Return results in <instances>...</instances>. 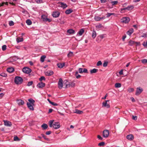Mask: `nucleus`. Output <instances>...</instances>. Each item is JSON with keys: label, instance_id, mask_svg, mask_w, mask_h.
I'll list each match as a JSON object with an SVG mask.
<instances>
[{"label": "nucleus", "instance_id": "c85d7f7f", "mask_svg": "<svg viewBox=\"0 0 147 147\" xmlns=\"http://www.w3.org/2000/svg\"><path fill=\"white\" fill-rule=\"evenodd\" d=\"M115 86L116 88H119L121 87V84L120 83H116L115 84Z\"/></svg>", "mask_w": 147, "mask_h": 147}, {"label": "nucleus", "instance_id": "2eb2a0df", "mask_svg": "<svg viewBox=\"0 0 147 147\" xmlns=\"http://www.w3.org/2000/svg\"><path fill=\"white\" fill-rule=\"evenodd\" d=\"M126 138L129 140H132L134 139V136L132 134H129L127 136Z\"/></svg>", "mask_w": 147, "mask_h": 147}, {"label": "nucleus", "instance_id": "9d476101", "mask_svg": "<svg viewBox=\"0 0 147 147\" xmlns=\"http://www.w3.org/2000/svg\"><path fill=\"white\" fill-rule=\"evenodd\" d=\"M45 85V83L40 82L37 85V87L39 88H42L44 87Z\"/></svg>", "mask_w": 147, "mask_h": 147}, {"label": "nucleus", "instance_id": "f704fd0d", "mask_svg": "<svg viewBox=\"0 0 147 147\" xmlns=\"http://www.w3.org/2000/svg\"><path fill=\"white\" fill-rule=\"evenodd\" d=\"M94 19L96 21H99L101 20V18L100 17L98 16H95L94 18Z\"/></svg>", "mask_w": 147, "mask_h": 147}, {"label": "nucleus", "instance_id": "3c124183", "mask_svg": "<svg viewBox=\"0 0 147 147\" xmlns=\"http://www.w3.org/2000/svg\"><path fill=\"white\" fill-rule=\"evenodd\" d=\"M42 136L43 138H44L45 139L47 140V141H49V139L48 138H46V136L45 135L43 134H42Z\"/></svg>", "mask_w": 147, "mask_h": 147}, {"label": "nucleus", "instance_id": "4c0bfd02", "mask_svg": "<svg viewBox=\"0 0 147 147\" xmlns=\"http://www.w3.org/2000/svg\"><path fill=\"white\" fill-rule=\"evenodd\" d=\"M135 42H134V41L132 40H130L129 42V45L130 46H132L135 44Z\"/></svg>", "mask_w": 147, "mask_h": 147}, {"label": "nucleus", "instance_id": "052dcab7", "mask_svg": "<svg viewBox=\"0 0 147 147\" xmlns=\"http://www.w3.org/2000/svg\"><path fill=\"white\" fill-rule=\"evenodd\" d=\"M83 72L85 73H88V70L86 68H84L83 70Z\"/></svg>", "mask_w": 147, "mask_h": 147}, {"label": "nucleus", "instance_id": "7c9ffc66", "mask_svg": "<svg viewBox=\"0 0 147 147\" xmlns=\"http://www.w3.org/2000/svg\"><path fill=\"white\" fill-rule=\"evenodd\" d=\"M75 75L76 76V78L78 79L81 77V76L79 74H78V71H76L75 72Z\"/></svg>", "mask_w": 147, "mask_h": 147}, {"label": "nucleus", "instance_id": "603ef678", "mask_svg": "<svg viewBox=\"0 0 147 147\" xmlns=\"http://www.w3.org/2000/svg\"><path fill=\"white\" fill-rule=\"evenodd\" d=\"M102 64V63L101 61H99L97 62V63L96 65L97 66H99L101 65Z\"/></svg>", "mask_w": 147, "mask_h": 147}, {"label": "nucleus", "instance_id": "79ce46f5", "mask_svg": "<svg viewBox=\"0 0 147 147\" xmlns=\"http://www.w3.org/2000/svg\"><path fill=\"white\" fill-rule=\"evenodd\" d=\"M35 1L36 3L38 4L42 3H43L42 0H35Z\"/></svg>", "mask_w": 147, "mask_h": 147}, {"label": "nucleus", "instance_id": "f3484780", "mask_svg": "<svg viewBox=\"0 0 147 147\" xmlns=\"http://www.w3.org/2000/svg\"><path fill=\"white\" fill-rule=\"evenodd\" d=\"M134 31V29L133 28H131L129 29L127 32V34L129 35L130 36L131 34Z\"/></svg>", "mask_w": 147, "mask_h": 147}, {"label": "nucleus", "instance_id": "09e8293b", "mask_svg": "<svg viewBox=\"0 0 147 147\" xmlns=\"http://www.w3.org/2000/svg\"><path fill=\"white\" fill-rule=\"evenodd\" d=\"M45 78L44 76H41L39 79V80L40 81H42V80H45Z\"/></svg>", "mask_w": 147, "mask_h": 147}, {"label": "nucleus", "instance_id": "473e14b6", "mask_svg": "<svg viewBox=\"0 0 147 147\" xmlns=\"http://www.w3.org/2000/svg\"><path fill=\"white\" fill-rule=\"evenodd\" d=\"M26 22L28 25H30L32 24L31 21L30 19L27 20H26Z\"/></svg>", "mask_w": 147, "mask_h": 147}, {"label": "nucleus", "instance_id": "bf43d9fd", "mask_svg": "<svg viewBox=\"0 0 147 147\" xmlns=\"http://www.w3.org/2000/svg\"><path fill=\"white\" fill-rule=\"evenodd\" d=\"M14 25V23L12 21H10V26H13Z\"/></svg>", "mask_w": 147, "mask_h": 147}, {"label": "nucleus", "instance_id": "774afa93", "mask_svg": "<svg viewBox=\"0 0 147 147\" xmlns=\"http://www.w3.org/2000/svg\"><path fill=\"white\" fill-rule=\"evenodd\" d=\"M101 3H104L106 2L107 0H100Z\"/></svg>", "mask_w": 147, "mask_h": 147}, {"label": "nucleus", "instance_id": "e2e57ef3", "mask_svg": "<svg viewBox=\"0 0 147 147\" xmlns=\"http://www.w3.org/2000/svg\"><path fill=\"white\" fill-rule=\"evenodd\" d=\"M51 131H47L46 133V134L47 135H49L51 134Z\"/></svg>", "mask_w": 147, "mask_h": 147}, {"label": "nucleus", "instance_id": "5fc2aeb1", "mask_svg": "<svg viewBox=\"0 0 147 147\" xmlns=\"http://www.w3.org/2000/svg\"><path fill=\"white\" fill-rule=\"evenodd\" d=\"M78 71L79 73H83V69L82 68H80L78 69Z\"/></svg>", "mask_w": 147, "mask_h": 147}, {"label": "nucleus", "instance_id": "f03ea898", "mask_svg": "<svg viewBox=\"0 0 147 147\" xmlns=\"http://www.w3.org/2000/svg\"><path fill=\"white\" fill-rule=\"evenodd\" d=\"M14 81L17 84H21L23 81V80L20 77L17 76L15 77Z\"/></svg>", "mask_w": 147, "mask_h": 147}, {"label": "nucleus", "instance_id": "2f4dec72", "mask_svg": "<svg viewBox=\"0 0 147 147\" xmlns=\"http://www.w3.org/2000/svg\"><path fill=\"white\" fill-rule=\"evenodd\" d=\"M28 101L30 102V103L34 104L35 102V100L32 98H30L28 99Z\"/></svg>", "mask_w": 147, "mask_h": 147}, {"label": "nucleus", "instance_id": "0eeeda50", "mask_svg": "<svg viewBox=\"0 0 147 147\" xmlns=\"http://www.w3.org/2000/svg\"><path fill=\"white\" fill-rule=\"evenodd\" d=\"M63 80L61 78L59 79L58 82V85L59 88L61 89L63 87Z\"/></svg>", "mask_w": 147, "mask_h": 147}, {"label": "nucleus", "instance_id": "6ab92c4d", "mask_svg": "<svg viewBox=\"0 0 147 147\" xmlns=\"http://www.w3.org/2000/svg\"><path fill=\"white\" fill-rule=\"evenodd\" d=\"M73 12V10L71 9H69L65 11V13L67 14H69Z\"/></svg>", "mask_w": 147, "mask_h": 147}, {"label": "nucleus", "instance_id": "6e6552de", "mask_svg": "<svg viewBox=\"0 0 147 147\" xmlns=\"http://www.w3.org/2000/svg\"><path fill=\"white\" fill-rule=\"evenodd\" d=\"M143 91V89L140 87L137 88L136 92V95H139Z\"/></svg>", "mask_w": 147, "mask_h": 147}, {"label": "nucleus", "instance_id": "de8ad7c7", "mask_svg": "<svg viewBox=\"0 0 147 147\" xmlns=\"http://www.w3.org/2000/svg\"><path fill=\"white\" fill-rule=\"evenodd\" d=\"M114 13H108L107 14V16H106V17L108 18L111 15H114Z\"/></svg>", "mask_w": 147, "mask_h": 147}, {"label": "nucleus", "instance_id": "bb28decb", "mask_svg": "<svg viewBox=\"0 0 147 147\" xmlns=\"http://www.w3.org/2000/svg\"><path fill=\"white\" fill-rule=\"evenodd\" d=\"M96 28L98 30H99V29L102 27V26L101 24H99L96 26Z\"/></svg>", "mask_w": 147, "mask_h": 147}, {"label": "nucleus", "instance_id": "9b49d317", "mask_svg": "<svg viewBox=\"0 0 147 147\" xmlns=\"http://www.w3.org/2000/svg\"><path fill=\"white\" fill-rule=\"evenodd\" d=\"M27 105L28 107L31 110L33 111L34 109L33 106L34 104L30 103L29 102H28L27 103Z\"/></svg>", "mask_w": 147, "mask_h": 147}, {"label": "nucleus", "instance_id": "c03bdc74", "mask_svg": "<svg viewBox=\"0 0 147 147\" xmlns=\"http://www.w3.org/2000/svg\"><path fill=\"white\" fill-rule=\"evenodd\" d=\"M0 76L3 77H5L7 76V74L5 73H2L0 74Z\"/></svg>", "mask_w": 147, "mask_h": 147}, {"label": "nucleus", "instance_id": "72a5a7b5", "mask_svg": "<svg viewBox=\"0 0 147 147\" xmlns=\"http://www.w3.org/2000/svg\"><path fill=\"white\" fill-rule=\"evenodd\" d=\"M106 35L105 34H101L99 35L98 37L101 38V39H102L103 38L106 37Z\"/></svg>", "mask_w": 147, "mask_h": 147}, {"label": "nucleus", "instance_id": "20e7f679", "mask_svg": "<svg viewBox=\"0 0 147 147\" xmlns=\"http://www.w3.org/2000/svg\"><path fill=\"white\" fill-rule=\"evenodd\" d=\"M108 102H109V100H106L105 101L103 102L102 103V107H106L107 108H109L110 107V105Z\"/></svg>", "mask_w": 147, "mask_h": 147}, {"label": "nucleus", "instance_id": "ddd939ff", "mask_svg": "<svg viewBox=\"0 0 147 147\" xmlns=\"http://www.w3.org/2000/svg\"><path fill=\"white\" fill-rule=\"evenodd\" d=\"M75 85V83L72 82H70L68 84H67L66 86V88H67V87H74Z\"/></svg>", "mask_w": 147, "mask_h": 147}, {"label": "nucleus", "instance_id": "58836bf2", "mask_svg": "<svg viewBox=\"0 0 147 147\" xmlns=\"http://www.w3.org/2000/svg\"><path fill=\"white\" fill-rule=\"evenodd\" d=\"M73 52L70 51L68 54L67 56L68 57H70L72 56L73 55Z\"/></svg>", "mask_w": 147, "mask_h": 147}, {"label": "nucleus", "instance_id": "393cba45", "mask_svg": "<svg viewBox=\"0 0 147 147\" xmlns=\"http://www.w3.org/2000/svg\"><path fill=\"white\" fill-rule=\"evenodd\" d=\"M98 71V69H93L90 70V73L91 74L94 73Z\"/></svg>", "mask_w": 147, "mask_h": 147}, {"label": "nucleus", "instance_id": "4be33fe9", "mask_svg": "<svg viewBox=\"0 0 147 147\" xmlns=\"http://www.w3.org/2000/svg\"><path fill=\"white\" fill-rule=\"evenodd\" d=\"M96 32L94 30H93L92 31V38H94L96 37Z\"/></svg>", "mask_w": 147, "mask_h": 147}, {"label": "nucleus", "instance_id": "423d86ee", "mask_svg": "<svg viewBox=\"0 0 147 147\" xmlns=\"http://www.w3.org/2000/svg\"><path fill=\"white\" fill-rule=\"evenodd\" d=\"M60 15V13L57 11L53 12L52 13V16L54 18H57L59 17Z\"/></svg>", "mask_w": 147, "mask_h": 147}, {"label": "nucleus", "instance_id": "8fccbe9b", "mask_svg": "<svg viewBox=\"0 0 147 147\" xmlns=\"http://www.w3.org/2000/svg\"><path fill=\"white\" fill-rule=\"evenodd\" d=\"M105 143L104 142H102L99 143L98 145L99 146H102L104 145Z\"/></svg>", "mask_w": 147, "mask_h": 147}, {"label": "nucleus", "instance_id": "e433bc0d", "mask_svg": "<svg viewBox=\"0 0 147 147\" xmlns=\"http://www.w3.org/2000/svg\"><path fill=\"white\" fill-rule=\"evenodd\" d=\"M13 140L14 141H19L20 140V139L16 136L14 137Z\"/></svg>", "mask_w": 147, "mask_h": 147}, {"label": "nucleus", "instance_id": "a18cd8bd", "mask_svg": "<svg viewBox=\"0 0 147 147\" xmlns=\"http://www.w3.org/2000/svg\"><path fill=\"white\" fill-rule=\"evenodd\" d=\"M14 71V69L12 67H10V73L13 72Z\"/></svg>", "mask_w": 147, "mask_h": 147}, {"label": "nucleus", "instance_id": "b1692460", "mask_svg": "<svg viewBox=\"0 0 147 147\" xmlns=\"http://www.w3.org/2000/svg\"><path fill=\"white\" fill-rule=\"evenodd\" d=\"M41 127H42L45 130L47 128L48 125L44 123L41 125Z\"/></svg>", "mask_w": 147, "mask_h": 147}, {"label": "nucleus", "instance_id": "cd10ccee", "mask_svg": "<svg viewBox=\"0 0 147 147\" xmlns=\"http://www.w3.org/2000/svg\"><path fill=\"white\" fill-rule=\"evenodd\" d=\"M46 57L45 55H42L41 56L40 59V60L41 62H43L45 60Z\"/></svg>", "mask_w": 147, "mask_h": 147}, {"label": "nucleus", "instance_id": "f8f14e48", "mask_svg": "<svg viewBox=\"0 0 147 147\" xmlns=\"http://www.w3.org/2000/svg\"><path fill=\"white\" fill-rule=\"evenodd\" d=\"M53 74V72L52 70H48L45 72V75L48 76H51Z\"/></svg>", "mask_w": 147, "mask_h": 147}, {"label": "nucleus", "instance_id": "13d9d810", "mask_svg": "<svg viewBox=\"0 0 147 147\" xmlns=\"http://www.w3.org/2000/svg\"><path fill=\"white\" fill-rule=\"evenodd\" d=\"M142 62L143 63H147V60L146 59H144L142 60Z\"/></svg>", "mask_w": 147, "mask_h": 147}, {"label": "nucleus", "instance_id": "a19ab883", "mask_svg": "<svg viewBox=\"0 0 147 147\" xmlns=\"http://www.w3.org/2000/svg\"><path fill=\"white\" fill-rule=\"evenodd\" d=\"M118 3L117 1H114L111 2V3L112 5H115L117 4Z\"/></svg>", "mask_w": 147, "mask_h": 147}, {"label": "nucleus", "instance_id": "5701e85b", "mask_svg": "<svg viewBox=\"0 0 147 147\" xmlns=\"http://www.w3.org/2000/svg\"><path fill=\"white\" fill-rule=\"evenodd\" d=\"M23 40V38H20L19 37H18L16 39V41L18 43L22 42Z\"/></svg>", "mask_w": 147, "mask_h": 147}, {"label": "nucleus", "instance_id": "6e6d98bb", "mask_svg": "<svg viewBox=\"0 0 147 147\" xmlns=\"http://www.w3.org/2000/svg\"><path fill=\"white\" fill-rule=\"evenodd\" d=\"M108 64L107 62H105L103 64V66L104 67H106L107 66Z\"/></svg>", "mask_w": 147, "mask_h": 147}, {"label": "nucleus", "instance_id": "4468645a", "mask_svg": "<svg viewBox=\"0 0 147 147\" xmlns=\"http://www.w3.org/2000/svg\"><path fill=\"white\" fill-rule=\"evenodd\" d=\"M17 102L19 106L23 105L24 103V101L22 99H19L17 100Z\"/></svg>", "mask_w": 147, "mask_h": 147}, {"label": "nucleus", "instance_id": "4d7b16f0", "mask_svg": "<svg viewBox=\"0 0 147 147\" xmlns=\"http://www.w3.org/2000/svg\"><path fill=\"white\" fill-rule=\"evenodd\" d=\"M142 45L144 47H147V41L146 42H144Z\"/></svg>", "mask_w": 147, "mask_h": 147}, {"label": "nucleus", "instance_id": "f257e3e1", "mask_svg": "<svg viewBox=\"0 0 147 147\" xmlns=\"http://www.w3.org/2000/svg\"><path fill=\"white\" fill-rule=\"evenodd\" d=\"M53 120H51L49 121V125L50 127H53L55 129H57L59 128L60 127V125L59 122H54L53 123Z\"/></svg>", "mask_w": 147, "mask_h": 147}, {"label": "nucleus", "instance_id": "c756f323", "mask_svg": "<svg viewBox=\"0 0 147 147\" xmlns=\"http://www.w3.org/2000/svg\"><path fill=\"white\" fill-rule=\"evenodd\" d=\"M74 113L78 114H80L83 113V111L80 110H78V109H76Z\"/></svg>", "mask_w": 147, "mask_h": 147}, {"label": "nucleus", "instance_id": "aec40b11", "mask_svg": "<svg viewBox=\"0 0 147 147\" xmlns=\"http://www.w3.org/2000/svg\"><path fill=\"white\" fill-rule=\"evenodd\" d=\"M67 32L68 33H69L70 34H74L75 33V31L74 30H73L72 29H70L68 30Z\"/></svg>", "mask_w": 147, "mask_h": 147}, {"label": "nucleus", "instance_id": "ea45409f", "mask_svg": "<svg viewBox=\"0 0 147 147\" xmlns=\"http://www.w3.org/2000/svg\"><path fill=\"white\" fill-rule=\"evenodd\" d=\"M127 10H129L130 9H132L133 8V6L132 5L128 6L127 7Z\"/></svg>", "mask_w": 147, "mask_h": 147}, {"label": "nucleus", "instance_id": "a878e982", "mask_svg": "<svg viewBox=\"0 0 147 147\" xmlns=\"http://www.w3.org/2000/svg\"><path fill=\"white\" fill-rule=\"evenodd\" d=\"M47 18V16L43 14L41 16V18L43 21L45 22Z\"/></svg>", "mask_w": 147, "mask_h": 147}, {"label": "nucleus", "instance_id": "37998d69", "mask_svg": "<svg viewBox=\"0 0 147 147\" xmlns=\"http://www.w3.org/2000/svg\"><path fill=\"white\" fill-rule=\"evenodd\" d=\"M134 89L133 88H128L127 91L129 92H131L134 91Z\"/></svg>", "mask_w": 147, "mask_h": 147}, {"label": "nucleus", "instance_id": "a211bd4d", "mask_svg": "<svg viewBox=\"0 0 147 147\" xmlns=\"http://www.w3.org/2000/svg\"><path fill=\"white\" fill-rule=\"evenodd\" d=\"M65 63H58L57 64V66L59 68H62L65 66Z\"/></svg>", "mask_w": 147, "mask_h": 147}, {"label": "nucleus", "instance_id": "1a4fd4ad", "mask_svg": "<svg viewBox=\"0 0 147 147\" xmlns=\"http://www.w3.org/2000/svg\"><path fill=\"white\" fill-rule=\"evenodd\" d=\"M109 135V131L107 130H104L103 132V136L104 138H107Z\"/></svg>", "mask_w": 147, "mask_h": 147}, {"label": "nucleus", "instance_id": "412c9836", "mask_svg": "<svg viewBox=\"0 0 147 147\" xmlns=\"http://www.w3.org/2000/svg\"><path fill=\"white\" fill-rule=\"evenodd\" d=\"M84 32V29H81L78 32V34L79 36H81L83 34Z\"/></svg>", "mask_w": 147, "mask_h": 147}, {"label": "nucleus", "instance_id": "49530a36", "mask_svg": "<svg viewBox=\"0 0 147 147\" xmlns=\"http://www.w3.org/2000/svg\"><path fill=\"white\" fill-rule=\"evenodd\" d=\"M33 83V82L32 81H30L28 82L27 84V86H31Z\"/></svg>", "mask_w": 147, "mask_h": 147}, {"label": "nucleus", "instance_id": "c9c22d12", "mask_svg": "<svg viewBox=\"0 0 147 147\" xmlns=\"http://www.w3.org/2000/svg\"><path fill=\"white\" fill-rule=\"evenodd\" d=\"M4 125L5 126H9V122L6 121V120H4Z\"/></svg>", "mask_w": 147, "mask_h": 147}, {"label": "nucleus", "instance_id": "864d4df0", "mask_svg": "<svg viewBox=\"0 0 147 147\" xmlns=\"http://www.w3.org/2000/svg\"><path fill=\"white\" fill-rule=\"evenodd\" d=\"M2 50L3 51H5L6 49V45H4L2 46Z\"/></svg>", "mask_w": 147, "mask_h": 147}, {"label": "nucleus", "instance_id": "338daca9", "mask_svg": "<svg viewBox=\"0 0 147 147\" xmlns=\"http://www.w3.org/2000/svg\"><path fill=\"white\" fill-rule=\"evenodd\" d=\"M147 36L146 34L145 33H144L141 36V37H146Z\"/></svg>", "mask_w": 147, "mask_h": 147}, {"label": "nucleus", "instance_id": "7ed1b4c3", "mask_svg": "<svg viewBox=\"0 0 147 147\" xmlns=\"http://www.w3.org/2000/svg\"><path fill=\"white\" fill-rule=\"evenodd\" d=\"M22 71L25 73L29 74L31 72L32 70L27 67H25L22 69Z\"/></svg>", "mask_w": 147, "mask_h": 147}, {"label": "nucleus", "instance_id": "dca6fc26", "mask_svg": "<svg viewBox=\"0 0 147 147\" xmlns=\"http://www.w3.org/2000/svg\"><path fill=\"white\" fill-rule=\"evenodd\" d=\"M60 7L63 9H65L67 7V5L63 2H61L60 3Z\"/></svg>", "mask_w": 147, "mask_h": 147}, {"label": "nucleus", "instance_id": "39448f33", "mask_svg": "<svg viewBox=\"0 0 147 147\" xmlns=\"http://www.w3.org/2000/svg\"><path fill=\"white\" fill-rule=\"evenodd\" d=\"M130 20V18L129 17H123L121 19V22L123 23L126 24L128 23Z\"/></svg>", "mask_w": 147, "mask_h": 147}, {"label": "nucleus", "instance_id": "0e129e2a", "mask_svg": "<svg viewBox=\"0 0 147 147\" xmlns=\"http://www.w3.org/2000/svg\"><path fill=\"white\" fill-rule=\"evenodd\" d=\"M137 117L136 116H134V115H132V119H133L135 120L137 119Z\"/></svg>", "mask_w": 147, "mask_h": 147}, {"label": "nucleus", "instance_id": "69168bd1", "mask_svg": "<svg viewBox=\"0 0 147 147\" xmlns=\"http://www.w3.org/2000/svg\"><path fill=\"white\" fill-rule=\"evenodd\" d=\"M97 138L99 139L100 140H102L103 139L99 135H98Z\"/></svg>", "mask_w": 147, "mask_h": 147}, {"label": "nucleus", "instance_id": "680f3d73", "mask_svg": "<svg viewBox=\"0 0 147 147\" xmlns=\"http://www.w3.org/2000/svg\"><path fill=\"white\" fill-rule=\"evenodd\" d=\"M51 103V104L52 105H54V106H57L58 105V104L57 103H56L54 102H52Z\"/></svg>", "mask_w": 147, "mask_h": 147}]
</instances>
